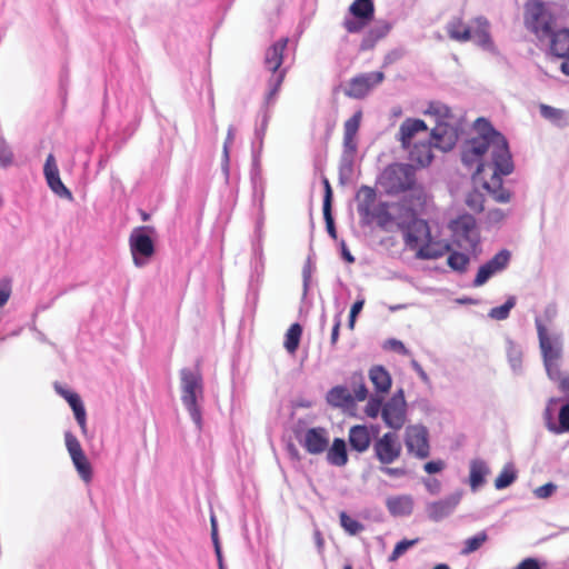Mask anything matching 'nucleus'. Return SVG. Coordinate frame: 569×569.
I'll list each match as a JSON object with an SVG mask.
<instances>
[{
  "label": "nucleus",
  "mask_w": 569,
  "mask_h": 569,
  "mask_svg": "<svg viewBox=\"0 0 569 569\" xmlns=\"http://www.w3.org/2000/svg\"><path fill=\"white\" fill-rule=\"evenodd\" d=\"M383 402L380 397H371L365 408V412L370 418H377L382 412Z\"/></svg>",
  "instance_id": "obj_53"
},
{
  "label": "nucleus",
  "mask_w": 569,
  "mask_h": 569,
  "mask_svg": "<svg viewBox=\"0 0 569 569\" xmlns=\"http://www.w3.org/2000/svg\"><path fill=\"white\" fill-rule=\"evenodd\" d=\"M517 303V297L516 296H509L503 305L499 307L491 308L488 312V317L493 320H506L509 318L510 311L512 308H515Z\"/></svg>",
  "instance_id": "obj_40"
},
{
  "label": "nucleus",
  "mask_w": 569,
  "mask_h": 569,
  "mask_svg": "<svg viewBox=\"0 0 569 569\" xmlns=\"http://www.w3.org/2000/svg\"><path fill=\"white\" fill-rule=\"evenodd\" d=\"M517 470L513 463L509 462L503 466L501 472L495 480V488L497 490H502L510 487L517 480Z\"/></svg>",
  "instance_id": "obj_38"
},
{
  "label": "nucleus",
  "mask_w": 569,
  "mask_h": 569,
  "mask_svg": "<svg viewBox=\"0 0 569 569\" xmlns=\"http://www.w3.org/2000/svg\"><path fill=\"white\" fill-rule=\"evenodd\" d=\"M301 443L310 455L322 453L329 446L328 431L322 427L310 428L306 431Z\"/></svg>",
  "instance_id": "obj_21"
},
{
  "label": "nucleus",
  "mask_w": 569,
  "mask_h": 569,
  "mask_svg": "<svg viewBox=\"0 0 569 569\" xmlns=\"http://www.w3.org/2000/svg\"><path fill=\"white\" fill-rule=\"evenodd\" d=\"M392 29V23L386 20L378 21L370 30L376 39L380 40L385 38Z\"/></svg>",
  "instance_id": "obj_55"
},
{
  "label": "nucleus",
  "mask_w": 569,
  "mask_h": 569,
  "mask_svg": "<svg viewBox=\"0 0 569 569\" xmlns=\"http://www.w3.org/2000/svg\"><path fill=\"white\" fill-rule=\"evenodd\" d=\"M507 358L509 365L515 373H519L521 371L522 365V351L519 345H517L513 340L507 339Z\"/></svg>",
  "instance_id": "obj_39"
},
{
  "label": "nucleus",
  "mask_w": 569,
  "mask_h": 569,
  "mask_svg": "<svg viewBox=\"0 0 569 569\" xmlns=\"http://www.w3.org/2000/svg\"><path fill=\"white\" fill-rule=\"evenodd\" d=\"M327 461L331 466L343 467L348 462V452L346 441L341 438H335L331 447L327 451Z\"/></svg>",
  "instance_id": "obj_32"
},
{
  "label": "nucleus",
  "mask_w": 569,
  "mask_h": 569,
  "mask_svg": "<svg viewBox=\"0 0 569 569\" xmlns=\"http://www.w3.org/2000/svg\"><path fill=\"white\" fill-rule=\"evenodd\" d=\"M466 204L473 211L480 212L483 210V196L478 191L468 193Z\"/></svg>",
  "instance_id": "obj_54"
},
{
  "label": "nucleus",
  "mask_w": 569,
  "mask_h": 569,
  "mask_svg": "<svg viewBox=\"0 0 569 569\" xmlns=\"http://www.w3.org/2000/svg\"><path fill=\"white\" fill-rule=\"evenodd\" d=\"M260 117H261V122H260V126L258 128H256V130H254V140H253V142H256V147L259 148V151L262 150L263 138H264L267 127H268V123L270 120V113L268 110H263V111H261Z\"/></svg>",
  "instance_id": "obj_45"
},
{
  "label": "nucleus",
  "mask_w": 569,
  "mask_h": 569,
  "mask_svg": "<svg viewBox=\"0 0 569 569\" xmlns=\"http://www.w3.org/2000/svg\"><path fill=\"white\" fill-rule=\"evenodd\" d=\"M429 432L423 425H411L406 428L405 443L408 452L413 453L419 459H425L430 455Z\"/></svg>",
  "instance_id": "obj_10"
},
{
  "label": "nucleus",
  "mask_w": 569,
  "mask_h": 569,
  "mask_svg": "<svg viewBox=\"0 0 569 569\" xmlns=\"http://www.w3.org/2000/svg\"><path fill=\"white\" fill-rule=\"evenodd\" d=\"M398 228L403 233L406 246L410 250L418 248L416 257L422 260L438 259L443 254L441 249L430 244L431 231L428 222L418 218L412 209H406L405 217L399 218Z\"/></svg>",
  "instance_id": "obj_2"
},
{
  "label": "nucleus",
  "mask_w": 569,
  "mask_h": 569,
  "mask_svg": "<svg viewBox=\"0 0 569 569\" xmlns=\"http://www.w3.org/2000/svg\"><path fill=\"white\" fill-rule=\"evenodd\" d=\"M234 134H236V128H234V126L230 124L228 128V131H227V137H226L224 143H223L222 159H221V169L227 179L229 177V162H230L229 149L233 142Z\"/></svg>",
  "instance_id": "obj_42"
},
{
  "label": "nucleus",
  "mask_w": 569,
  "mask_h": 569,
  "mask_svg": "<svg viewBox=\"0 0 569 569\" xmlns=\"http://www.w3.org/2000/svg\"><path fill=\"white\" fill-rule=\"evenodd\" d=\"M419 542V539H403L399 541L391 555L389 556V561H396L399 559L406 551H408L411 547H415Z\"/></svg>",
  "instance_id": "obj_50"
},
{
  "label": "nucleus",
  "mask_w": 569,
  "mask_h": 569,
  "mask_svg": "<svg viewBox=\"0 0 569 569\" xmlns=\"http://www.w3.org/2000/svg\"><path fill=\"white\" fill-rule=\"evenodd\" d=\"M557 486L553 482L545 483L533 490V495L538 499H547L556 491Z\"/></svg>",
  "instance_id": "obj_61"
},
{
  "label": "nucleus",
  "mask_w": 569,
  "mask_h": 569,
  "mask_svg": "<svg viewBox=\"0 0 569 569\" xmlns=\"http://www.w3.org/2000/svg\"><path fill=\"white\" fill-rule=\"evenodd\" d=\"M322 211H323V219L326 221V228H327L328 234L332 239H337V230H336L331 208H322Z\"/></svg>",
  "instance_id": "obj_60"
},
{
  "label": "nucleus",
  "mask_w": 569,
  "mask_h": 569,
  "mask_svg": "<svg viewBox=\"0 0 569 569\" xmlns=\"http://www.w3.org/2000/svg\"><path fill=\"white\" fill-rule=\"evenodd\" d=\"M156 230L151 226H140L132 229L129 236V248L133 264L143 268L150 263L156 253Z\"/></svg>",
  "instance_id": "obj_5"
},
{
  "label": "nucleus",
  "mask_w": 569,
  "mask_h": 569,
  "mask_svg": "<svg viewBox=\"0 0 569 569\" xmlns=\"http://www.w3.org/2000/svg\"><path fill=\"white\" fill-rule=\"evenodd\" d=\"M365 306V299H358L350 309L349 312V319H348V328L350 330H353L356 325V318L361 312L362 308Z\"/></svg>",
  "instance_id": "obj_59"
},
{
  "label": "nucleus",
  "mask_w": 569,
  "mask_h": 569,
  "mask_svg": "<svg viewBox=\"0 0 569 569\" xmlns=\"http://www.w3.org/2000/svg\"><path fill=\"white\" fill-rule=\"evenodd\" d=\"M349 11L352 14V19H346L343 26L348 32L357 33L373 19L375 4L372 0H355Z\"/></svg>",
  "instance_id": "obj_9"
},
{
  "label": "nucleus",
  "mask_w": 569,
  "mask_h": 569,
  "mask_svg": "<svg viewBox=\"0 0 569 569\" xmlns=\"http://www.w3.org/2000/svg\"><path fill=\"white\" fill-rule=\"evenodd\" d=\"M512 569H542L540 561L537 558H526L518 566Z\"/></svg>",
  "instance_id": "obj_64"
},
{
  "label": "nucleus",
  "mask_w": 569,
  "mask_h": 569,
  "mask_svg": "<svg viewBox=\"0 0 569 569\" xmlns=\"http://www.w3.org/2000/svg\"><path fill=\"white\" fill-rule=\"evenodd\" d=\"M260 153L259 148L256 147V142H252V164L250 179L252 181H263L261 176V167H260Z\"/></svg>",
  "instance_id": "obj_49"
},
{
  "label": "nucleus",
  "mask_w": 569,
  "mask_h": 569,
  "mask_svg": "<svg viewBox=\"0 0 569 569\" xmlns=\"http://www.w3.org/2000/svg\"><path fill=\"white\" fill-rule=\"evenodd\" d=\"M401 443L396 432H386L373 443L375 457L381 465H391L401 455Z\"/></svg>",
  "instance_id": "obj_13"
},
{
  "label": "nucleus",
  "mask_w": 569,
  "mask_h": 569,
  "mask_svg": "<svg viewBox=\"0 0 569 569\" xmlns=\"http://www.w3.org/2000/svg\"><path fill=\"white\" fill-rule=\"evenodd\" d=\"M287 44L288 39L282 38L266 50L264 67L272 73L268 80L269 89L279 91L283 82L286 70L280 69V67L283 62V51L287 48Z\"/></svg>",
  "instance_id": "obj_7"
},
{
  "label": "nucleus",
  "mask_w": 569,
  "mask_h": 569,
  "mask_svg": "<svg viewBox=\"0 0 569 569\" xmlns=\"http://www.w3.org/2000/svg\"><path fill=\"white\" fill-rule=\"evenodd\" d=\"M64 443L72 460V463L78 471L79 476L84 482H89L92 479V468L86 457L81 445L77 437L71 431L64 432Z\"/></svg>",
  "instance_id": "obj_11"
},
{
  "label": "nucleus",
  "mask_w": 569,
  "mask_h": 569,
  "mask_svg": "<svg viewBox=\"0 0 569 569\" xmlns=\"http://www.w3.org/2000/svg\"><path fill=\"white\" fill-rule=\"evenodd\" d=\"M342 309H340L336 316H335V319H333V327H332V330H331V337H330V345L332 347H335L338 342V339H339V332H340V327H341V315H342Z\"/></svg>",
  "instance_id": "obj_62"
},
{
  "label": "nucleus",
  "mask_w": 569,
  "mask_h": 569,
  "mask_svg": "<svg viewBox=\"0 0 569 569\" xmlns=\"http://www.w3.org/2000/svg\"><path fill=\"white\" fill-rule=\"evenodd\" d=\"M301 333L302 327L299 323H293L288 329L286 333L284 347L289 352H295L298 349Z\"/></svg>",
  "instance_id": "obj_43"
},
{
  "label": "nucleus",
  "mask_w": 569,
  "mask_h": 569,
  "mask_svg": "<svg viewBox=\"0 0 569 569\" xmlns=\"http://www.w3.org/2000/svg\"><path fill=\"white\" fill-rule=\"evenodd\" d=\"M431 146V141H429L428 143H416L409 152L410 160L417 162L421 167L429 166L433 159Z\"/></svg>",
  "instance_id": "obj_34"
},
{
  "label": "nucleus",
  "mask_w": 569,
  "mask_h": 569,
  "mask_svg": "<svg viewBox=\"0 0 569 569\" xmlns=\"http://www.w3.org/2000/svg\"><path fill=\"white\" fill-rule=\"evenodd\" d=\"M535 325L538 333L539 346L543 359L546 371H550L553 360H559L561 357L560 346H553L550 337L548 336L547 328L541 318L536 317Z\"/></svg>",
  "instance_id": "obj_18"
},
{
  "label": "nucleus",
  "mask_w": 569,
  "mask_h": 569,
  "mask_svg": "<svg viewBox=\"0 0 569 569\" xmlns=\"http://www.w3.org/2000/svg\"><path fill=\"white\" fill-rule=\"evenodd\" d=\"M361 118H362V112L361 111L355 112L352 114V117L349 118L345 122L343 134L345 136H357V132H358L359 127H360Z\"/></svg>",
  "instance_id": "obj_52"
},
{
  "label": "nucleus",
  "mask_w": 569,
  "mask_h": 569,
  "mask_svg": "<svg viewBox=\"0 0 569 569\" xmlns=\"http://www.w3.org/2000/svg\"><path fill=\"white\" fill-rule=\"evenodd\" d=\"M469 485L473 492L486 483V477L490 473L488 463L482 459H472L469 463Z\"/></svg>",
  "instance_id": "obj_24"
},
{
  "label": "nucleus",
  "mask_w": 569,
  "mask_h": 569,
  "mask_svg": "<svg viewBox=\"0 0 569 569\" xmlns=\"http://www.w3.org/2000/svg\"><path fill=\"white\" fill-rule=\"evenodd\" d=\"M381 418L385 425L395 430H400L407 421V402L402 389L397 390L382 407Z\"/></svg>",
  "instance_id": "obj_8"
},
{
  "label": "nucleus",
  "mask_w": 569,
  "mask_h": 569,
  "mask_svg": "<svg viewBox=\"0 0 569 569\" xmlns=\"http://www.w3.org/2000/svg\"><path fill=\"white\" fill-rule=\"evenodd\" d=\"M553 17L548 7L539 0H532L525 7V23L538 38L547 39L552 34Z\"/></svg>",
  "instance_id": "obj_6"
},
{
  "label": "nucleus",
  "mask_w": 569,
  "mask_h": 569,
  "mask_svg": "<svg viewBox=\"0 0 569 569\" xmlns=\"http://www.w3.org/2000/svg\"><path fill=\"white\" fill-rule=\"evenodd\" d=\"M210 521H211V540H212V543L214 547V553L217 557L218 566H219V569H224L216 517L211 516Z\"/></svg>",
  "instance_id": "obj_46"
},
{
  "label": "nucleus",
  "mask_w": 569,
  "mask_h": 569,
  "mask_svg": "<svg viewBox=\"0 0 569 569\" xmlns=\"http://www.w3.org/2000/svg\"><path fill=\"white\" fill-rule=\"evenodd\" d=\"M511 252L507 249L498 251L490 260L481 264L473 279V287L483 286L491 277L502 272L509 266Z\"/></svg>",
  "instance_id": "obj_12"
},
{
  "label": "nucleus",
  "mask_w": 569,
  "mask_h": 569,
  "mask_svg": "<svg viewBox=\"0 0 569 569\" xmlns=\"http://www.w3.org/2000/svg\"><path fill=\"white\" fill-rule=\"evenodd\" d=\"M340 525L349 535H357L363 529V525L361 522L351 518L345 511L340 513Z\"/></svg>",
  "instance_id": "obj_47"
},
{
  "label": "nucleus",
  "mask_w": 569,
  "mask_h": 569,
  "mask_svg": "<svg viewBox=\"0 0 569 569\" xmlns=\"http://www.w3.org/2000/svg\"><path fill=\"white\" fill-rule=\"evenodd\" d=\"M462 498V491H456L443 499L427 503L426 511L428 518L439 522L451 516Z\"/></svg>",
  "instance_id": "obj_16"
},
{
  "label": "nucleus",
  "mask_w": 569,
  "mask_h": 569,
  "mask_svg": "<svg viewBox=\"0 0 569 569\" xmlns=\"http://www.w3.org/2000/svg\"><path fill=\"white\" fill-rule=\"evenodd\" d=\"M371 443L369 430L363 425H357L349 430V445L357 452H365Z\"/></svg>",
  "instance_id": "obj_26"
},
{
  "label": "nucleus",
  "mask_w": 569,
  "mask_h": 569,
  "mask_svg": "<svg viewBox=\"0 0 569 569\" xmlns=\"http://www.w3.org/2000/svg\"><path fill=\"white\" fill-rule=\"evenodd\" d=\"M386 506L393 517L410 516L413 511V499L408 495L389 497L386 500Z\"/></svg>",
  "instance_id": "obj_25"
},
{
  "label": "nucleus",
  "mask_w": 569,
  "mask_h": 569,
  "mask_svg": "<svg viewBox=\"0 0 569 569\" xmlns=\"http://www.w3.org/2000/svg\"><path fill=\"white\" fill-rule=\"evenodd\" d=\"M477 123L481 126L479 136L467 140L462 146V163L467 167L477 164V171L480 172L483 169L480 159L489 151L493 168L497 166V170L503 174L512 173L515 166L506 137L483 118H479Z\"/></svg>",
  "instance_id": "obj_1"
},
{
  "label": "nucleus",
  "mask_w": 569,
  "mask_h": 569,
  "mask_svg": "<svg viewBox=\"0 0 569 569\" xmlns=\"http://www.w3.org/2000/svg\"><path fill=\"white\" fill-rule=\"evenodd\" d=\"M428 127L421 119H407L399 128L400 141L403 148L408 149L413 136L420 131H427Z\"/></svg>",
  "instance_id": "obj_27"
},
{
  "label": "nucleus",
  "mask_w": 569,
  "mask_h": 569,
  "mask_svg": "<svg viewBox=\"0 0 569 569\" xmlns=\"http://www.w3.org/2000/svg\"><path fill=\"white\" fill-rule=\"evenodd\" d=\"M505 176L502 172L497 170V166L493 168V173L489 181H485L482 187L486 189L489 194L493 198L495 201L499 203H507L510 201L511 193L508 189L502 186V178Z\"/></svg>",
  "instance_id": "obj_23"
},
{
  "label": "nucleus",
  "mask_w": 569,
  "mask_h": 569,
  "mask_svg": "<svg viewBox=\"0 0 569 569\" xmlns=\"http://www.w3.org/2000/svg\"><path fill=\"white\" fill-rule=\"evenodd\" d=\"M14 154L8 142L0 136V168H8L13 163Z\"/></svg>",
  "instance_id": "obj_48"
},
{
  "label": "nucleus",
  "mask_w": 569,
  "mask_h": 569,
  "mask_svg": "<svg viewBox=\"0 0 569 569\" xmlns=\"http://www.w3.org/2000/svg\"><path fill=\"white\" fill-rule=\"evenodd\" d=\"M375 220L381 229H386L388 224L395 220L388 209L387 202H380L371 210V216L368 219V226H370Z\"/></svg>",
  "instance_id": "obj_35"
},
{
  "label": "nucleus",
  "mask_w": 569,
  "mask_h": 569,
  "mask_svg": "<svg viewBox=\"0 0 569 569\" xmlns=\"http://www.w3.org/2000/svg\"><path fill=\"white\" fill-rule=\"evenodd\" d=\"M459 138L458 128L445 121H439L430 132L432 147L441 151H450L456 146Z\"/></svg>",
  "instance_id": "obj_17"
},
{
  "label": "nucleus",
  "mask_w": 569,
  "mask_h": 569,
  "mask_svg": "<svg viewBox=\"0 0 569 569\" xmlns=\"http://www.w3.org/2000/svg\"><path fill=\"white\" fill-rule=\"evenodd\" d=\"M369 378L377 392H388L391 387V376L382 366H373L369 370Z\"/></svg>",
  "instance_id": "obj_33"
},
{
  "label": "nucleus",
  "mask_w": 569,
  "mask_h": 569,
  "mask_svg": "<svg viewBox=\"0 0 569 569\" xmlns=\"http://www.w3.org/2000/svg\"><path fill=\"white\" fill-rule=\"evenodd\" d=\"M415 183L416 168L409 163L389 164L379 177V184L390 196L411 190Z\"/></svg>",
  "instance_id": "obj_4"
},
{
  "label": "nucleus",
  "mask_w": 569,
  "mask_h": 569,
  "mask_svg": "<svg viewBox=\"0 0 569 569\" xmlns=\"http://www.w3.org/2000/svg\"><path fill=\"white\" fill-rule=\"evenodd\" d=\"M54 390L69 403L82 435L87 436V412L80 396L71 390L63 388L59 383H54Z\"/></svg>",
  "instance_id": "obj_20"
},
{
  "label": "nucleus",
  "mask_w": 569,
  "mask_h": 569,
  "mask_svg": "<svg viewBox=\"0 0 569 569\" xmlns=\"http://www.w3.org/2000/svg\"><path fill=\"white\" fill-rule=\"evenodd\" d=\"M252 200L254 203L259 206L260 209L263 207L264 199V180L263 181H252Z\"/></svg>",
  "instance_id": "obj_56"
},
{
  "label": "nucleus",
  "mask_w": 569,
  "mask_h": 569,
  "mask_svg": "<svg viewBox=\"0 0 569 569\" xmlns=\"http://www.w3.org/2000/svg\"><path fill=\"white\" fill-rule=\"evenodd\" d=\"M357 150H358V143L356 140V136H345L343 134L342 152L357 154Z\"/></svg>",
  "instance_id": "obj_63"
},
{
  "label": "nucleus",
  "mask_w": 569,
  "mask_h": 569,
  "mask_svg": "<svg viewBox=\"0 0 569 569\" xmlns=\"http://www.w3.org/2000/svg\"><path fill=\"white\" fill-rule=\"evenodd\" d=\"M311 262L308 260L302 269V299H305L308 295L310 281H311Z\"/></svg>",
  "instance_id": "obj_58"
},
{
  "label": "nucleus",
  "mask_w": 569,
  "mask_h": 569,
  "mask_svg": "<svg viewBox=\"0 0 569 569\" xmlns=\"http://www.w3.org/2000/svg\"><path fill=\"white\" fill-rule=\"evenodd\" d=\"M383 79L385 74L381 71L360 73L350 79L345 93L350 98L362 99L372 88L381 83Z\"/></svg>",
  "instance_id": "obj_14"
},
{
  "label": "nucleus",
  "mask_w": 569,
  "mask_h": 569,
  "mask_svg": "<svg viewBox=\"0 0 569 569\" xmlns=\"http://www.w3.org/2000/svg\"><path fill=\"white\" fill-rule=\"evenodd\" d=\"M43 174L46 177L48 187L51 191L60 198L72 200L71 191L63 184L60 179V173L53 154H49L46 159L43 167Z\"/></svg>",
  "instance_id": "obj_19"
},
{
  "label": "nucleus",
  "mask_w": 569,
  "mask_h": 569,
  "mask_svg": "<svg viewBox=\"0 0 569 569\" xmlns=\"http://www.w3.org/2000/svg\"><path fill=\"white\" fill-rule=\"evenodd\" d=\"M470 257L459 251H451L447 258V264L456 272L465 273L467 271Z\"/></svg>",
  "instance_id": "obj_41"
},
{
  "label": "nucleus",
  "mask_w": 569,
  "mask_h": 569,
  "mask_svg": "<svg viewBox=\"0 0 569 569\" xmlns=\"http://www.w3.org/2000/svg\"><path fill=\"white\" fill-rule=\"evenodd\" d=\"M453 233L468 243L467 249L476 252L479 247V232L477 230L476 219L471 214H462L451 221Z\"/></svg>",
  "instance_id": "obj_15"
},
{
  "label": "nucleus",
  "mask_w": 569,
  "mask_h": 569,
  "mask_svg": "<svg viewBox=\"0 0 569 569\" xmlns=\"http://www.w3.org/2000/svg\"><path fill=\"white\" fill-rule=\"evenodd\" d=\"M356 199L358 201L357 211L360 216L362 226H368V219L371 216V210L377 199L376 190L368 186H361L357 192Z\"/></svg>",
  "instance_id": "obj_22"
},
{
  "label": "nucleus",
  "mask_w": 569,
  "mask_h": 569,
  "mask_svg": "<svg viewBox=\"0 0 569 569\" xmlns=\"http://www.w3.org/2000/svg\"><path fill=\"white\" fill-rule=\"evenodd\" d=\"M450 39L458 42H467L472 39V29L465 26L462 18L455 17L446 26Z\"/></svg>",
  "instance_id": "obj_30"
},
{
  "label": "nucleus",
  "mask_w": 569,
  "mask_h": 569,
  "mask_svg": "<svg viewBox=\"0 0 569 569\" xmlns=\"http://www.w3.org/2000/svg\"><path fill=\"white\" fill-rule=\"evenodd\" d=\"M548 430L555 435L569 432V402L560 406L558 422L548 423Z\"/></svg>",
  "instance_id": "obj_37"
},
{
  "label": "nucleus",
  "mask_w": 569,
  "mask_h": 569,
  "mask_svg": "<svg viewBox=\"0 0 569 569\" xmlns=\"http://www.w3.org/2000/svg\"><path fill=\"white\" fill-rule=\"evenodd\" d=\"M180 375L181 401L188 411L191 420L200 430L202 426L201 409L198 406V399L203 398L202 376L198 370L182 368Z\"/></svg>",
  "instance_id": "obj_3"
},
{
  "label": "nucleus",
  "mask_w": 569,
  "mask_h": 569,
  "mask_svg": "<svg viewBox=\"0 0 569 569\" xmlns=\"http://www.w3.org/2000/svg\"><path fill=\"white\" fill-rule=\"evenodd\" d=\"M356 154L341 153L339 160V182L345 186L349 183L353 176Z\"/></svg>",
  "instance_id": "obj_36"
},
{
  "label": "nucleus",
  "mask_w": 569,
  "mask_h": 569,
  "mask_svg": "<svg viewBox=\"0 0 569 569\" xmlns=\"http://www.w3.org/2000/svg\"><path fill=\"white\" fill-rule=\"evenodd\" d=\"M476 28L472 30V39L485 50L492 51L493 42L489 33V22L485 17L475 19Z\"/></svg>",
  "instance_id": "obj_28"
},
{
  "label": "nucleus",
  "mask_w": 569,
  "mask_h": 569,
  "mask_svg": "<svg viewBox=\"0 0 569 569\" xmlns=\"http://www.w3.org/2000/svg\"><path fill=\"white\" fill-rule=\"evenodd\" d=\"M540 114L548 120L556 121L561 118L562 111L548 104L541 103L539 107Z\"/></svg>",
  "instance_id": "obj_57"
},
{
  "label": "nucleus",
  "mask_w": 569,
  "mask_h": 569,
  "mask_svg": "<svg viewBox=\"0 0 569 569\" xmlns=\"http://www.w3.org/2000/svg\"><path fill=\"white\" fill-rule=\"evenodd\" d=\"M547 39H550L552 54L563 58V60L569 56V29L552 31V34Z\"/></svg>",
  "instance_id": "obj_29"
},
{
  "label": "nucleus",
  "mask_w": 569,
  "mask_h": 569,
  "mask_svg": "<svg viewBox=\"0 0 569 569\" xmlns=\"http://www.w3.org/2000/svg\"><path fill=\"white\" fill-rule=\"evenodd\" d=\"M487 540V532L480 531L477 535L465 540L463 548L461 549L460 553L463 556L470 555L477 551Z\"/></svg>",
  "instance_id": "obj_44"
},
{
  "label": "nucleus",
  "mask_w": 569,
  "mask_h": 569,
  "mask_svg": "<svg viewBox=\"0 0 569 569\" xmlns=\"http://www.w3.org/2000/svg\"><path fill=\"white\" fill-rule=\"evenodd\" d=\"M561 399L560 398H550L547 402V406L545 408V411H543V420H545V426L546 428L548 429V423H555V413L558 411L559 412V403H561Z\"/></svg>",
  "instance_id": "obj_51"
},
{
  "label": "nucleus",
  "mask_w": 569,
  "mask_h": 569,
  "mask_svg": "<svg viewBox=\"0 0 569 569\" xmlns=\"http://www.w3.org/2000/svg\"><path fill=\"white\" fill-rule=\"evenodd\" d=\"M327 402L335 408H348L353 405L355 398L345 386H336L327 393Z\"/></svg>",
  "instance_id": "obj_31"
}]
</instances>
